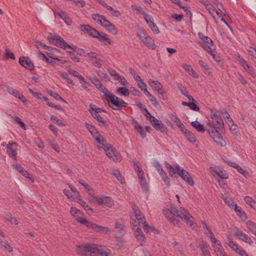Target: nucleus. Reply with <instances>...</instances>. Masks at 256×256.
Here are the masks:
<instances>
[{
  "label": "nucleus",
  "instance_id": "obj_52",
  "mask_svg": "<svg viewBox=\"0 0 256 256\" xmlns=\"http://www.w3.org/2000/svg\"><path fill=\"white\" fill-rule=\"evenodd\" d=\"M236 168L240 174H241L246 178H248L250 177V176L248 172L246 170L243 169L238 164Z\"/></svg>",
  "mask_w": 256,
  "mask_h": 256
},
{
  "label": "nucleus",
  "instance_id": "obj_9",
  "mask_svg": "<svg viewBox=\"0 0 256 256\" xmlns=\"http://www.w3.org/2000/svg\"><path fill=\"white\" fill-rule=\"evenodd\" d=\"M48 39L50 43L64 50L73 49L72 47L68 44L62 37L57 34H50L48 36Z\"/></svg>",
  "mask_w": 256,
  "mask_h": 256
},
{
  "label": "nucleus",
  "instance_id": "obj_21",
  "mask_svg": "<svg viewBox=\"0 0 256 256\" xmlns=\"http://www.w3.org/2000/svg\"><path fill=\"white\" fill-rule=\"evenodd\" d=\"M7 154L10 158L16 160V156L17 154L18 145L16 142L9 143L6 146Z\"/></svg>",
  "mask_w": 256,
  "mask_h": 256
},
{
  "label": "nucleus",
  "instance_id": "obj_3",
  "mask_svg": "<svg viewBox=\"0 0 256 256\" xmlns=\"http://www.w3.org/2000/svg\"><path fill=\"white\" fill-rule=\"evenodd\" d=\"M80 30L84 34H88L90 36L98 40L100 42H106L108 44L112 45L114 42L108 38V35L104 32H100L96 29L88 24H82L80 26Z\"/></svg>",
  "mask_w": 256,
  "mask_h": 256
},
{
  "label": "nucleus",
  "instance_id": "obj_35",
  "mask_svg": "<svg viewBox=\"0 0 256 256\" xmlns=\"http://www.w3.org/2000/svg\"><path fill=\"white\" fill-rule=\"evenodd\" d=\"M7 90L8 92V93L13 95L14 96L18 98L20 100H22L23 102H26V100L25 98V97L22 94L18 92L17 90H14L12 88H8Z\"/></svg>",
  "mask_w": 256,
  "mask_h": 256
},
{
  "label": "nucleus",
  "instance_id": "obj_50",
  "mask_svg": "<svg viewBox=\"0 0 256 256\" xmlns=\"http://www.w3.org/2000/svg\"><path fill=\"white\" fill-rule=\"evenodd\" d=\"M1 246L8 252H12L13 250L10 244L6 240H0Z\"/></svg>",
  "mask_w": 256,
  "mask_h": 256
},
{
  "label": "nucleus",
  "instance_id": "obj_60",
  "mask_svg": "<svg viewBox=\"0 0 256 256\" xmlns=\"http://www.w3.org/2000/svg\"><path fill=\"white\" fill-rule=\"evenodd\" d=\"M79 80L83 88L86 90H88L89 84L84 79V77H80Z\"/></svg>",
  "mask_w": 256,
  "mask_h": 256
},
{
  "label": "nucleus",
  "instance_id": "obj_6",
  "mask_svg": "<svg viewBox=\"0 0 256 256\" xmlns=\"http://www.w3.org/2000/svg\"><path fill=\"white\" fill-rule=\"evenodd\" d=\"M104 96H106L107 100L110 103V106L114 110H120L128 106V104L122 98L112 94L108 90L104 94Z\"/></svg>",
  "mask_w": 256,
  "mask_h": 256
},
{
  "label": "nucleus",
  "instance_id": "obj_12",
  "mask_svg": "<svg viewBox=\"0 0 256 256\" xmlns=\"http://www.w3.org/2000/svg\"><path fill=\"white\" fill-rule=\"evenodd\" d=\"M176 208L174 206H172L170 208L163 210L164 215L170 220L174 226H179L180 222L176 219Z\"/></svg>",
  "mask_w": 256,
  "mask_h": 256
},
{
  "label": "nucleus",
  "instance_id": "obj_47",
  "mask_svg": "<svg viewBox=\"0 0 256 256\" xmlns=\"http://www.w3.org/2000/svg\"><path fill=\"white\" fill-rule=\"evenodd\" d=\"M116 92L118 94L126 96H128L130 94V92L128 89L123 87H120L118 88L116 90Z\"/></svg>",
  "mask_w": 256,
  "mask_h": 256
},
{
  "label": "nucleus",
  "instance_id": "obj_22",
  "mask_svg": "<svg viewBox=\"0 0 256 256\" xmlns=\"http://www.w3.org/2000/svg\"><path fill=\"white\" fill-rule=\"evenodd\" d=\"M164 165L170 176H173L175 174H178L182 170V168L178 164L172 166L168 162H165Z\"/></svg>",
  "mask_w": 256,
  "mask_h": 256
},
{
  "label": "nucleus",
  "instance_id": "obj_36",
  "mask_svg": "<svg viewBox=\"0 0 256 256\" xmlns=\"http://www.w3.org/2000/svg\"><path fill=\"white\" fill-rule=\"evenodd\" d=\"M236 213L237 216L242 220H245L247 218V216L244 212L242 208L237 205L235 206L234 208L233 209Z\"/></svg>",
  "mask_w": 256,
  "mask_h": 256
},
{
  "label": "nucleus",
  "instance_id": "obj_23",
  "mask_svg": "<svg viewBox=\"0 0 256 256\" xmlns=\"http://www.w3.org/2000/svg\"><path fill=\"white\" fill-rule=\"evenodd\" d=\"M178 175L184 180L190 186L194 185V182L190 174L184 168H182Z\"/></svg>",
  "mask_w": 256,
  "mask_h": 256
},
{
  "label": "nucleus",
  "instance_id": "obj_37",
  "mask_svg": "<svg viewBox=\"0 0 256 256\" xmlns=\"http://www.w3.org/2000/svg\"><path fill=\"white\" fill-rule=\"evenodd\" d=\"M226 122L230 126V129L232 134L238 136L240 135V132L238 131L237 129V126L236 124H234L232 120L231 119H228Z\"/></svg>",
  "mask_w": 256,
  "mask_h": 256
},
{
  "label": "nucleus",
  "instance_id": "obj_39",
  "mask_svg": "<svg viewBox=\"0 0 256 256\" xmlns=\"http://www.w3.org/2000/svg\"><path fill=\"white\" fill-rule=\"evenodd\" d=\"M144 45L150 49L154 50L156 48V45L154 44L152 38L148 36L144 41L142 42Z\"/></svg>",
  "mask_w": 256,
  "mask_h": 256
},
{
  "label": "nucleus",
  "instance_id": "obj_63",
  "mask_svg": "<svg viewBox=\"0 0 256 256\" xmlns=\"http://www.w3.org/2000/svg\"><path fill=\"white\" fill-rule=\"evenodd\" d=\"M198 63L204 70L206 71L210 70L209 66L202 60H200Z\"/></svg>",
  "mask_w": 256,
  "mask_h": 256
},
{
  "label": "nucleus",
  "instance_id": "obj_38",
  "mask_svg": "<svg viewBox=\"0 0 256 256\" xmlns=\"http://www.w3.org/2000/svg\"><path fill=\"white\" fill-rule=\"evenodd\" d=\"M226 244L233 250L235 251L237 254L238 253L239 250H240L242 248L239 247L238 244L234 242L232 240L230 236H228V240Z\"/></svg>",
  "mask_w": 256,
  "mask_h": 256
},
{
  "label": "nucleus",
  "instance_id": "obj_31",
  "mask_svg": "<svg viewBox=\"0 0 256 256\" xmlns=\"http://www.w3.org/2000/svg\"><path fill=\"white\" fill-rule=\"evenodd\" d=\"M205 8L215 20L218 19L220 17L219 12L216 10L212 4L210 3L206 4Z\"/></svg>",
  "mask_w": 256,
  "mask_h": 256
},
{
  "label": "nucleus",
  "instance_id": "obj_13",
  "mask_svg": "<svg viewBox=\"0 0 256 256\" xmlns=\"http://www.w3.org/2000/svg\"><path fill=\"white\" fill-rule=\"evenodd\" d=\"M200 38L202 40L200 45L205 50L208 52H212V51L215 50V46L214 45L212 41L210 38L202 36Z\"/></svg>",
  "mask_w": 256,
  "mask_h": 256
},
{
  "label": "nucleus",
  "instance_id": "obj_25",
  "mask_svg": "<svg viewBox=\"0 0 256 256\" xmlns=\"http://www.w3.org/2000/svg\"><path fill=\"white\" fill-rule=\"evenodd\" d=\"M94 138L98 144V146L99 149H103L104 150L105 148H108V147L110 146L109 144L106 143V142L104 139V137L99 134L96 136Z\"/></svg>",
  "mask_w": 256,
  "mask_h": 256
},
{
  "label": "nucleus",
  "instance_id": "obj_51",
  "mask_svg": "<svg viewBox=\"0 0 256 256\" xmlns=\"http://www.w3.org/2000/svg\"><path fill=\"white\" fill-rule=\"evenodd\" d=\"M246 225L248 229L252 232L256 236V224L252 221H248Z\"/></svg>",
  "mask_w": 256,
  "mask_h": 256
},
{
  "label": "nucleus",
  "instance_id": "obj_55",
  "mask_svg": "<svg viewBox=\"0 0 256 256\" xmlns=\"http://www.w3.org/2000/svg\"><path fill=\"white\" fill-rule=\"evenodd\" d=\"M66 70H67L68 72L69 73V74L73 76H74L78 78V80L80 79V77L82 76L78 72L70 68L69 67H67Z\"/></svg>",
  "mask_w": 256,
  "mask_h": 256
},
{
  "label": "nucleus",
  "instance_id": "obj_17",
  "mask_svg": "<svg viewBox=\"0 0 256 256\" xmlns=\"http://www.w3.org/2000/svg\"><path fill=\"white\" fill-rule=\"evenodd\" d=\"M69 190L64 189L63 192L67 198L70 200H76L80 197L79 192L73 188L71 186H69Z\"/></svg>",
  "mask_w": 256,
  "mask_h": 256
},
{
  "label": "nucleus",
  "instance_id": "obj_48",
  "mask_svg": "<svg viewBox=\"0 0 256 256\" xmlns=\"http://www.w3.org/2000/svg\"><path fill=\"white\" fill-rule=\"evenodd\" d=\"M96 232H100L104 234H108L110 232V230L108 227L102 226L98 225L97 228Z\"/></svg>",
  "mask_w": 256,
  "mask_h": 256
},
{
  "label": "nucleus",
  "instance_id": "obj_28",
  "mask_svg": "<svg viewBox=\"0 0 256 256\" xmlns=\"http://www.w3.org/2000/svg\"><path fill=\"white\" fill-rule=\"evenodd\" d=\"M150 122L152 124V125L154 126V128L158 130L162 131L163 129L165 128L164 125L162 124V122L158 120L154 117H153L150 120Z\"/></svg>",
  "mask_w": 256,
  "mask_h": 256
},
{
  "label": "nucleus",
  "instance_id": "obj_42",
  "mask_svg": "<svg viewBox=\"0 0 256 256\" xmlns=\"http://www.w3.org/2000/svg\"><path fill=\"white\" fill-rule=\"evenodd\" d=\"M82 222H81V224H84L87 228H91L92 230H94L95 232L96 231L98 224L92 222L88 221L85 218L83 220Z\"/></svg>",
  "mask_w": 256,
  "mask_h": 256
},
{
  "label": "nucleus",
  "instance_id": "obj_24",
  "mask_svg": "<svg viewBox=\"0 0 256 256\" xmlns=\"http://www.w3.org/2000/svg\"><path fill=\"white\" fill-rule=\"evenodd\" d=\"M12 167L24 176L28 178L32 182H34V178L30 176V174L26 170L21 166L18 164H12Z\"/></svg>",
  "mask_w": 256,
  "mask_h": 256
},
{
  "label": "nucleus",
  "instance_id": "obj_15",
  "mask_svg": "<svg viewBox=\"0 0 256 256\" xmlns=\"http://www.w3.org/2000/svg\"><path fill=\"white\" fill-rule=\"evenodd\" d=\"M106 152L108 157L114 162H120L121 160V156L118 152L115 149L112 148L111 146L108 148H105L104 150Z\"/></svg>",
  "mask_w": 256,
  "mask_h": 256
},
{
  "label": "nucleus",
  "instance_id": "obj_29",
  "mask_svg": "<svg viewBox=\"0 0 256 256\" xmlns=\"http://www.w3.org/2000/svg\"><path fill=\"white\" fill-rule=\"evenodd\" d=\"M182 66V68L192 78H198V74L194 72L190 65L187 64H183Z\"/></svg>",
  "mask_w": 256,
  "mask_h": 256
},
{
  "label": "nucleus",
  "instance_id": "obj_4",
  "mask_svg": "<svg viewBox=\"0 0 256 256\" xmlns=\"http://www.w3.org/2000/svg\"><path fill=\"white\" fill-rule=\"evenodd\" d=\"M92 18L94 21L98 24H100L108 32L113 35L118 34V28L105 16L100 15V14H93L92 16Z\"/></svg>",
  "mask_w": 256,
  "mask_h": 256
},
{
  "label": "nucleus",
  "instance_id": "obj_18",
  "mask_svg": "<svg viewBox=\"0 0 256 256\" xmlns=\"http://www.w3.org/2000/svg\"><path fill=\"white\" fill-rule=\"evenodd\" d=\"M104 112L101 108H92L90 110V112L92 116L96 119L102 125H105L106 122L104 120L102 116V113Z\"/></svg>",
  "mask_w": 256,
  "mask_h": 256
},
{
  "label": "nucleus",
  "instance_id": "obj_34",
  "mask_svg": "<svg viewBox=\"0 0 256 256\" xmlns=\"http://www.w3.org/2000/svg\"><path fill=\"white\" fill-rule=\"evenodd\" d=\"M201 251V256H211L208 248V244L204 242H202L198 246Z\"/></svg>",
  "mask_w": 256,
  "mask_h": 256
},
{
  "label": "nucleus",
  "instance_id": "obj_45",
  "mask_svg": "<svg viewBox=\"0 0 256 256\" xmlns=\"http://www.w3.org/2000/svg\"><path fill=\"white\" fill-rule=\"evenodd\" d=\"M244 200L245 202L249 205L252 208H256V202L251 197L246 196L244 198Z\"/></svg>",
  "mask_w": 256,
  "mask_h": 256
},
{
  "label": "nucleus",
  "instance_id": "obj_19",
  "mask_svg": "<svg viewBox=\"0 0 256 256\" xmlns=\"http://www.w3.org/2000/svg\"><path fill=\"white\" fill-rule=\"evenodd\" d=\"M70 214L80 224L82 222V221L84 218V214L80 210L76 207L72 206L70 208Z\"/></svg>",
  "mask_w": 256,
  "mask_h": 256
},
{
  "label": "nucleus",
  "instance_id": "obj_61",
  "mask_svg": "<svg viewBox=\"0 0 256 256\" xmlns=\"http://www.w3.org/2000/svg\"><path fill=\"white\" fill-rule=\"evenodd\" d=\"M140 108L144 116L149 121L154 117L150 114L146 108Z\"/></svg>",
  "mask_w": 256,
  "mask_h": 256
},
{
  "label": "nucleus",
  "instance_id": "obj_43",
  "mask_svg": "<svg viewBox=\"0 0 256 256\" xmlns=\"http://www.w3.org/2000/svg\"><path fill=\"white\" fill-rule=\"evenodd\" d=\"M186 136L187 137L188 140L192 144H197L198 143L194 135L190 131L188 130L185 133Z\"/></svg>",
  "mask_w": 256,
  "mask_h": 256
},
{
  "label": "nucleus",
  "instance_id": "obj_7",
  "mask_svg": "<svg viewBox=\"0 0 256 256\" xmlns=\"http://www.w3.org/2000/svg\"><path fill=\"white\" fill-rule=\"evenodd\" d=\"M88 200L92 203L102 206L104 207L111 208L114 204V200L108 196H100L92 195L90 196Z\"/></svg>",
  "mask_w": 256,
  "mask_h": 256
},
{
  "label": "nucleus",
  "instance_id": "obj_14",
  "mask_svg": "<svg viewBox=\"0 0 256 256\" xmlns=\"http://www.w3.org/2000/svg\"><path fill=\"white\" fill-rule=\"evenodd\" d=\"M154 166L156 168L157 171L158 172L165 184L168 186H170V181L169 178H168L166 173L163 169L160 163L158 161L155 160L154 162Z\"/></svg>",
  "mask_w": 256,
  "mask_h": 256
},
{
  "label": "nucleus",
  "instance_id": "obj_57",
  "mask_svg": "<svg viewBox=\"0 0 256 256\" xmlns=\"http://www.w3.org/2000/svg\"><path fill=\"white\" fill-rule=\"evenodd\" d=\"M224 202L232 209H234L235 207V206L237 205L234 203L232 199L229 198H225Z\"/></svg>",
  "mask_w": 256,
  "mask_h": 256
},
{
  "label": "nucleus",
  "instance_id": "obj_1",
  "mask_svg": "<svg viewBox=\"0 0 256 256\" xmlns=\"http://www.w3.org/2000/svg\"><path fill=\"white\" fill-rule=\"evenodd\" d=\"M224 124V122L218 115V112L216 110H211L210 119L207 122L206 130L213 140L221 146H225L226 142L218 132V130L222 128Z\"/></svg>",
  "mask_w": 256,
  "mask_h": 256
},
{
  "label": "nucleus",
  "instance_id": "obj_26",
  "mask_svg": "<svg viewBox=\"0 0 256 256\" xmlns=\"http://www.w3.org/2000/svg\"><path fill=\"white\" fill-rule=\"evenodd\" d=\"M239 62L244 70L252 78L256 76V74L254 70L251 68L242 58L239 59Z\"/></svg>",
  "mask_w": 256,
  "mask_h": 256
},
{
  "label": "nucleus",
  "instance_id": "obj_41",
  "mask_svg": "<svg viewBox=\"0 0 256 256\" xmlns=\"http://www.w3.org/2000/svg\"><path fill=\"white\" fill-rule=\"evenodd\" d=\"M85 126L88 129V130L89 131V132L91 134L93 138L96 137V136L98 134V130L96 129V128L93 126H92L88 123H86Z\"/></svg>",
  "mask_w": 256,
  "mask_h": 256
},
{
  "label": "nucleus",
  "instance_id": "obj_30",
  "mask_svg": "<svg viewBox=\"0 0 256 256\" xmlns=\"http://www.w3.org/2000/svg\"><path fill=\"white\" fill-rule=\"evenodd\" d=\"M110 75L115 80H118L122 86H126L128 84L125 78L119 74L115 70H112L110 72Z\"/></svg>",
  "mask_w": 256,
  "mask_h": 256
},
{
  "label": "nucleus",
  "instance_id": "obj_32",
  "mask_svg": "<svg viewBox=\"0 0 256 256\" xmlns=\"http://www.w3.org/2000/svg\"><path fill=\"white\" fill-rule=\"evenodd\" d=\"M130 223L132 225V228L134 231V234L136 238V235H140L143 233L140 228V224H138V222L136 220L132 218Z\"/></svg>",
  "mask_w": 256,
  "mask_h": 256
},
{
  "label": "nucleus",
  "instance_id": "obj_5",
  "mask_svg": "<svg viewBox=\"0 0 256 256\" xmlns=\"http://www.w3.org/2000/svg\"><path fill=\"white\" fill-rule=\"evenodd\" d=\"M204 228L206 230V234L212 242V247L216 256H228L221 242L216 240L211 230L206 224Z\"/></svg>",
  "mask_w": 256,
  "mask_h": 256
},
{
  "label": "nucleus",
  "instance_id": "obj_64",
  "mask_svg": "<svg viewBox=\"0 0 256 256\" xmlns=\"http://www.w3.org/2000/svg\"><path fill=\"white\" fill-rule=\"evenodd\" d=\"M115 228L118 232H120L124 228V225L122 223L116 222L115 224Z\"/></svg>",
  "mask_w": 256,
  "mask_h": 256
},
{
  "label": "nucleus",
  "instance_id": "obj_20",
  "mask_svg": "<svg viewBox=\"0 0 256 256\" xmlns=\"http://www.w3.org/2000/svg\"><path fill=\"white\" fill-rule=\"evenodd\" d=\"M19 62L22 66L30 70H32L34 68V63L28 57H20L19 59Z\"/></svg>",
  "mask_w": 256,
  "mask_h": 256
},
{
  "label": "nucleus",
  "instance_id": "obj_8",
  "mask_svg": "<svg viewBox=\"0 0 256 256\" xmlns=\"http://www.w3.org/2000/svg\"><path fill=\"white\" fill-rule=\"evenodd\" d=\"M176 218H180L190 228L192 227L194 225V217L184 208L181 207L179 209L176 208Z\"/></svg>",
  "mask_w": 256,
  "mask_h": 256
},
{
  "label": "nucleus",
  "instance_id": "obj_2",
  "mask_svg": "<svg viewBox=\"0 0 256 256\" xmlns=\"http://www.w3.org/2000/svg\"><path fill=\"white\" fill-rule=\"evenodd\" d=\"M77 254L84 256H110L111 251L104 246L88 244L77 246Z\"/></svg>",
  "mask_w": 256,
  "mask_h": 256
},
{
  "label": "nucleus",
  "instance_id": "obj_44",
  "mask_svg": "<svg viewBox=\"0 0 256 256\" xmlns=\"http://www.w3.org/2000/svg\"><path fill=\"white\" fill-rule=\"evenodd\" d=\"M148 83L154 91L157 90L162 86L158 81L154 80L151 79L148 80Z\"/></svg>",
  "mask_w": 256,
  "mask_h": 256
},
{
  "label": "nucleus",
  "instance_id": "obj_10",
  "mask_svg": "<svg viewBox=\"0 0 256 256\" xmlns=\"http://www.w3.org/2000/svg\"><path fill=\"white\" fill-rule=\"evenodd\" d=\"M132 210L134 211V214L131 216L130 222L132 220V218H133L134 220H136L138 222V224H142L143 226L144 230L148 232L149 231L148 229H150V228L148 226V224L144 222V216L140 210L136 206H133Z\"/></svg>",
  "mask_w": 256,
  "mask_h": 256
},
{
  "label": "nucleus",
  "instance_id": "obj_62",
  "mask_svg": "<svg viewBox=\"0 0 256 256\" xmlns=\"http://www.w3.org/2000/svg\"><path fill=\"white\" fill-rule=\"evenodd\" d=\"M114 176L118 179V180L120 182L121 184H122L124 182V180L122 174H120L119 171L116 170L114 172Z\"/></svg>",
  "mask_w": 256,
  "mask_h": 256
},
{
  "label": "nucleus",
  "instance_id": "obj_54",
  "mask_svg": "<svg viewBox=\"0 0 256 256\" xmlns=\"http://www.w3.org/2000/svg\"><path fill=\"white\" fill-rule=\"evenodd\" d=\"M50 120L56 124L58 126H64L66 125L64 124L62 120L58 119L57 117L54 115L50 116Z\"/></svg>",
  "mask_w": 256,
  "mask_h": 256
},
{
  "label": "nucleus",
  "instance_id": "obj_49",
  "mask_svg": "<svg viewBox=\"0 0 256 256\" xmlns=\"http://www.w3.org/2000/svg\"><path fill=\"white\" fill-rule=\"evenodd\" d=\"M137 36L142 40V42L144 41L146 38H148V36L146 32L142 29H140L138 30Z\"/></svg>",
  "mask_w": 256,
  "mask_h": 256
},
{
  "label": "nucleus",
  "instance_id": "obj_16",
  "mask_svg": "<svg viewBox=\"0 0 256 256\" xmlns=\"http://www.w3.org/2000/svg\"><path fill=\"white\" fill-rule=\"evenodd\" d=\"M210 172L214 176L215 174L220 179H228V174L220 166L210 168Z\"/></svg>",
  "mask_w": 256,
  "mask_h": 256
},
{
  "label": "nucleus",
  "instance_id": "obj_46",
  "mask_svg": "<svg viewBox=\"0 0 256 256\" xmlns=\"http://www.w3.org/2000/svg\"><path fill=\"white\" fill-rule=\"evenodd\" d=\"M29 92L33 94V96L36 97L38 99L44 100L46 102L48 101V100L47 98L42 96V94L38 92H34L31 89L29 90Z\"/></svg>",
  "mask_w": 256,
  "mask_h": 256
},
{
  "label": "nucleus",
  "instance_id": "obj_33",
  "mask_svg": "<svg viewBox=\"0 0 256 256\" xmlns=\"http://www.w3.org/2000/svg\"><path fill=\"white\" fill-rule=\"evenodd\" d=\"M236 236L238 238L242 241L251 244L252 242L251 238L246 234L243 233L240 231H236Z\"/></svg>",
  "mask_w": 256,
  "mask_h": 256
},
{
  "label": "nucleus",
  "instance_id": "obj_53",
  "mask_svg": "<svg viewBox=\"0 0 256 256\" xmlns=\"http://www.w3.org/2000/svg\"><path fill=\"white\" fill-rule=\"evenodd\" d=\"M58 74L68 84L74 85L72 80L69 78L67 73L62 72H59Z\"/></svg>",
  "mask_w": 256,
  "mask_h": 256
},
{
  "label": "nucleus",
  "instance_id": "obj_58",
  "mask_svg": "<svg viewBox=\"0 0 256 256\" xmlns=\"http://www.w3.org/2000/svg\"><path fill=\"white\" fill-rule=\"evenodd\" d=\"M14 121L18 124L24 130H26V124H24V122L22 120L18 118V117H15L14 118Z\"/></svg>",
  "mask_w": 256,
  "mask_h": 256
},
{
  "label": "nucleus",
  "instance_id": "obj_11",
  "mask_svg": "<svg viewBox=\"0 0 256 256\" xmlns=\"http://www.w3.org/2000/svg\"><path fill=\"white\" fill-rule=\"evenodd\" d=\"M134 165L136 166V170L137 172L138 176L140 180V182L141 186V188L144 191L148 192V186L146 182L145 178H144V172L142 171V168L139 166V164L137 162H134Z\"/></svg>",
  "mask_w": 256,
  "mask_h": 256
},
{
  "label": "nucleus",
  "instance_id": "obj_27",
  "mask_svg": "<svg viewBox=\"0 0 256 256\" xmlns=\"http://www.w3.org/2000/svg\"><path fill=\"white\" fill-rule=\"evenodd\" d=\"M89 78L92 83L94 84L104 94L108 91L106 87L102 84L98 78L90 76Z\"/></svg>",
  "mask_w": 256,
  "mask_h": 256
},
{
  "label": "nucleus",
  "instance_id": "obj_59",
  "mask_svg": "<svg viewBox=\"0 0 256 256\" xmlns=\"http://www.w3.org/2000/svg\"><path fill=\"white\" fill-rule=\"evenodd\" d=\"M169 118L176 124V125L181 121L176 114H170L169 115Z\"/></svg>",
  "mask_w": 256,
  "mask_h": 256
},
{
  "label": "nucleus",
  "instance_id": "obj_56",
  "mask_svg": "<svg viewBox=\"0 0 256 256\" xmlns=\"http://www.w3.org/2000/svg\"><path fill=\"white\" fill-rule=\"evenodd\" d=\"M135 128L137 132L141 135L142 138H144L146 136V133L144 130L142 129L141 126L139 124H136L135 126Z\"/></svg>",
  "mask_w": 256,
  "mask_h": 256
},
{
  "label": "nucleus",
  "instance_id": "obj_40",
  "mask_svg": "<svg viewBox=\"0 0 256 256\" xmlns=\"http://www.w3.org/2000/svg\"><path fill=\"white\" fill-rule=\"evenodd\" d=\"M191 125L199 132L203 133L206 131L204 126L198 121L192 122H191Z\"/></svg>",
  "mask_w": 256,
  "mask_h": 256
}]
</instances>
